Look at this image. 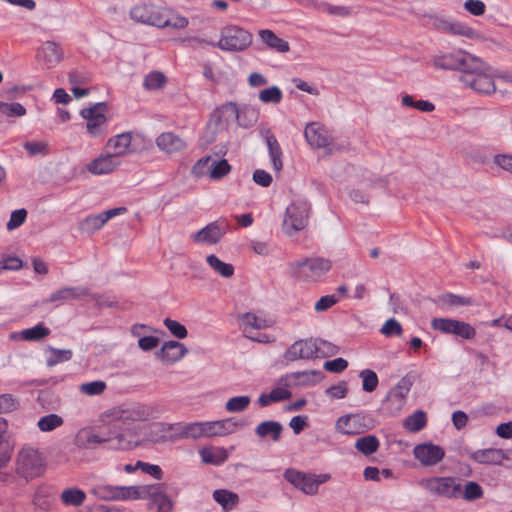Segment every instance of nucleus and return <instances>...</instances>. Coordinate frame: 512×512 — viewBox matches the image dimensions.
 <instances>
[{"mask_svg": "<svg viewBox=\"0 0 512 512\" xmlns=\"http://www.w3.org/2000/svg\"><path fill=\"white\" fill-rule=\"evenodd\" d=\"M157 409L139 402L123 403L106 409L99 415V422L107 428L104 433H97L84 428L77 432L74 444L79 448L105 444L112 451H130L140 445L136 427L131 424L148 421L157 416Z\"/></svg>", "mask_w": 512, "mask_h": 512, "instance_id": "nucleus-1", "label": "nucleus"}, {"mask_svg": "<svg viewBox=\"0 0 512 512\" xmlns=\"http://www.w3.org/2000/svg\"><path fill=\"white\" fill-rule=\"evenodd\" d=\"M14 469L18 477L31 481L44 475L46 458L38 448L26 444L16 453Z\"/></svg>", "mask_w": 512, "mask_h": 512, "instance_id": "nucleus-2", "label": "nucleus"}, {"mask_svg": "<svg viewBox=\"0 0 512 512\" xmlns=\"http://www.w3.org/2000/svg\"><path fill=\"white\" fill-rule=\"evenodd\" d=\"M332 268V261L320 256H312L292 262L289 265L291 275L305 283L320 281Z\"/></svg>", "mask_w": 512, "mask_h": 512, "instance_id": "nucleus-3", "label": "nucleus"}, {"mask_svg": "<svg viewBox=\"0 0 512 512\" xmlns=\"http://www.w3.org/2000/svg\"><path fill=\"white\" fill-rule=\"evenodd\" d=\"M175 431L176 437L187 439H200L205 438L204 421L192 422L188 424L180 423H163L156 422L150 426V440L154 443H161L167 441L170 437L168 433Z\"/></svg>", "mask_w": 512, "mask_h": 512, "instance_id": "nucleus-4", "label": "nucleus"}, {"mask_svg": "<svg viewBox=\"0 0 512 512\" xmlns=\"http://www.w3.org/2000/svg\"><path fill=\"white\" fill-rule=\"evenodd\" d=\"M252 40L253 36L249 31L237 25H227L220 30L217 42L200 39L198 42L218 47L222 51L241 52L250 47Z\"/></svg>", "mask_w": 512, "mask_h": 512, "instance_id": "nucleus-5", "label": "nucleus"}, {"mask_svg": "<svg viewBox=\"0 0 512 512\" xmlns=\"http://www.w3.org/2000/svg\"><path fill=\"white\" fill-rule=\"evenodd\" d=\"M311 206L307 201L298 200L292 202L285 210L282 231L288 237L304 231L309 222Z\"/></svg>", "mask_w": 512, "mask_h": 512, "instance_id": "nucleus-6", "label": "nucleus"}, {"mask_svg": "<svg viewBox=\"0 0 512 512\" xmlns=\"http://www.w3.org/2000/svg\"><path fill=\"white\" fill-rule=\"evenodd\" d=\"M146 488L137 486H113L109 484H98L93 487L92 493L95 497L105 501H126L137 500L146 496Z\"/></svg>", "mask_w": 512, "mask_h": 512, "instance_id": "nucleus-7", "label": "nucleus"}, {"mask_svg": "<svg viewBox=\"0 0 512 512\" xmlns=\"http://www.w3.org/2000/svg\"><path fill=\"white\" fill-rule=\"evenodd\" d=\"M107 105L103 102L83 108L80 115L86 120V129L93 138L104 137L107 133Z\"/></svg>", "mask_w": 512, "mask_h": 512, "instance_id": "nucleus-8", "label": "nucleus"}, {"mask_svg": "<svg viewBox=\"0 0 512 512\" xmlns=\"http://www.w3.org/2000/svg\"><path fill=\"white\" fill-rule=\"evenodd\" d=\"M421 486L430 494L438 497L453 499L461 494L460 482L450 476L425 478L421 481Z\"/></svg>", "mask_w": 512, "mask_h": 512, "instance_id": "nucleus-9", "label": "nucleus"}, {"mask_svg": "<svg viewBox=\"0 0 512 512\" xmlns=\"http://www.w3.org/2000/svg\"><path fill=\"white\" fill-rule=\"evenodd\" d=\"M166 7L152 3H141L133 6L130 10V17L139 23L161 28Z\"/></svg>", "mask_w": 512, "mask_h": 512, "instance_id": "nucleus-10", "label": "nucleus"}, {"mask_svg": "<svg viewBox=\"0 0 512 512\" xmlns=\"http://www.w3.org/2000/svg\"><path fill=\"white\" fill-rule=\"evenodd\" d=\"M219 118H224L226 121L236 119L239 126L244 128L252 127L259 117V112L252 107H244L238 109L235 103H226L222 105L215 112Z\"/></svg>", "mask_w": 512, "mask_h": 512, "instance_id": "nucleus-11", "label": "nucleus"}, {"mask_svg": "<svg viewBox=\"0 0 512 512\" xmlns=\"http://www.w3.org/2000/svg\"><path fill=\"white\" fill-rule=\"evenodd\" d=\"M192 171L197 177L208 175L212 180H219L229 174L231 166L225 159L216 160L206 156L196 162Z\"/></svg>", "mask_w": 512, "mask_h": 512, "instance_id": "nucleus-12", "label": "nucleus"}, {"mask_svg": "<svg viewBox=\"0 0 512 512\" xmlns=\"http://www.w3.org/2000/svg\"><path fill=\"white\" fill-rule=\"evenodd\" d=\"M228 229V222L225 219H219L192 233L190 239L196 244L215 245L221 241Z\"/></svg>", "mask_w": 512, "mask_h": 512, "instance_id": "nucleus-13", "label": "nucleus"}, {"mask_svg": "<svg viewBox=\"0 0 512 512\" xmlns=\"http://www.w3.org/2000/svg\"><path fill=\"white\" fill-rule=\"evenodd\" d=\"M412 381L408 377H403L399 382L388 392L384 400V409L390 415L398 414L406 403V397L411 389Z\"/></svg>", "mask_w": 512, "mask_h": 512, "instance_id": "nucleus-14", "label": "nucleus"}, {"mask_svg": "<svg viewBox=\"0 0 512 512\" xmlns=\"http://www.w3.org/2000/svg\"><path fill=\"white\" fill-rule=\"evenodd\" d=\"M434 330L446 334H453L466 340L476 336V330L469 323L451 318H434L431 321Z\"/></svg>", "mask_w": 512, "mask_h": 512, "instance_id": "nucleus-15", "label": "nucleus"}, {"mask_svg": "<svg viewBox=\"0 0 512 512\" xmlns=\"http://www.w3.org/2000/svg\"><path fill=\"white\" fill-rule=\"evenodd\" d=\"M367 420V417L361 413L347 414L336 420L335 430L343 435H359L372 428Z\"/></svg>", "mask_w": 512, "mask_h": 512, "instance_id": "nucleus-16", "label": "nucleus"}, {"mask_svg": "<svg viewBox=\"0 0 512 512\" xmlns=\"http://www.w3.org/2000/svg\"><path fill=\"white\" fill-rule=\"evenodd\" d=\"M125 207H116L99 214L89 215L79 223V230L86 234H93L100 230L110 219L126 213Z\"/></svg>", "mask_w": 512, "mask_h": 512, "instance_id": "nucleus-17", "label": "nucleus"}, {"mask_svg": "<svg viewBox=\"0 0 512 512\" xmlns=\"http://www.w3.org/2000/svg\"><path fill=\"white\" fill-rule=\"evenodd\" d=\"M36 58L44 68L52 69L63 60L64 50L55 41H44L37 49Z\"/></svg>", "mask_w": 512, "mask_h": 512, "instance_id": "nucleus-18", "label": "nucleus"}, {"mask_svg": "<svg viewBox=\"0 0 512 512\" xmlns=\"http://www.w3.org/2000/svg\"><path fill=\"white\" fill-rule=\"evenodd\" d=\"M308 144L313 148H325L329 154L339 150L330 142V138L325 127L319 123H309L304 131Z\"/></svg>", "mask_w": 512, "mask_h": 512, "instance_id": "nucleus-19", "label": "nucleus"}, {"mask_svg": "<svg viewBox=\"0 0 512 512\" xmlns=\"http://www.w3.org/2000/svg\"><path fill=\"white\" fill-rule=\"evenodd\" d=\"M155 144L162 153L169 156L184 152L188 146L183 137L171 131L159 134L155 139Z\"/></svg>", "mask_w": 512, "mask_h": 512, "instance_id": "nucleus-20", "label": "nucleus"}, {"mask_svg": "<svg viewBox=\"0 0 512 512\" xmlns=\"http://www.w3.org/2000/svg\"><path fill=\"white\" fill-rule=\"evenodd\" d=\"M133 133L123 132L108 139L105 149L117 159L131 155L135 152L132 146Z\"/></svg>", "mask_w": 512, "mask_h": 512, "instance_id": "nucleus-21", "label": "nucleus"}, {"mask_svg": "<svg viewBox=\"0 0 512 512\" xmlns=\"http://www.w3.org/2000/svg\"><path fill=\"white\" fill-rule=\"evenodd\" d=\"M121 166L120 159L115 158L107 151L86 164V170L96 176L108 175Z\"/></svg>", "mask_w": 512, "mask_h": 512, "instance_id": "nucleus-22", "label": "nucleus"}, {"mask_svg": "<svg viewBox=\"0 0 512 512\" xmlns=\"http://www.w3.org/2000/svg\"><path fill=\"white\" fill-rule=\"evenodd\" d=\"M414 457L424 466H434L445 456L444 449L432 443L418 444L413 449Z\"/></svg>", "mask_w": 512, "mask_h": 512, "instance_id": "nucleus-23", "label": "nucleus"}, {"mask_svg": "<svg viewBox=\"0 0 512 512\" xmlns=\"http://www.w3.org/2000/svg\"><path fill=\"white\" fill-rule=\"evenodd\" d=\"M286 360H308L316 358L315 339H300L295 341L285 352Z\"/></svg>", "mask_w": 512, "mask_h": 512, "instance_id": "nucleus-24", "label": "nucleus"}, {"mask_svg": "<svg viewBox=\"0 0 512 512\" xmlns=\"http://www.w3.org/2000/svg\"><path fill=\"white\" fill-rule=\"evenodd\" d=\"M464 84L477 93L491 94L496 90L494 80L491 75L490 67L486 64V69L477 72L471 78L469 75L465 77Z\"/></svg>", "mask_w": 512, "mask_h": 512, "instance_id": "nucleus-25", "label": "nucleus"}, {"mask_svg": "<svg viewBox=\"0 0 512 512\" xmlns=\"http://www.w3.org/2000/svg\"><path fill=\"white\" fill-rule=\"evenodd\" d=\"M284 478L295 488L299 489L307 495H315V482L313 481V474L304 473L295 469H286Z\"/></svg>", "mask_w": 512, "mask_h": 512, "instance_id": "nucleus-26", "label": "nucleus"}, {"mask_svg": "<svg viewBox=\"0 0 512 512\" xmlns=\"http://www.w3.org/2000/svg\"><path fill=\"white\" fill-rule=\"evenodd\" d=\"M187 352L188 350L183 343L168 341L162 345L155 355L164 364L169 365L180 361Z\"/></svg>", "mask_w": 512, "mask_h": 512, "instance_id": "nucleus-27", "label": "nucleus"}, {"mask_svg": "<svg viewBox=\"0 0 512 512\" xmlns=\"http://www.w3.org/2000/svg\"><path fill=\"white\" fill-rule=\"evenodd\" d=\"M324 378V374L320 370H305L292 372L286 375L288 385L293 386H314Z\"/></svg>", "mask_w": 512, "mask_h": 512, "instance_id": "nucleus-28", "label": "nucleus"}, {"mask_svg": "<svg viewBox=\"0 0 512 512\" xmlns=\"http://www.w3.org/2000/svg\"><path fill=\"white\" fill-rule=\"evenodd\" d=\"M460 61L457 70L461 72L460 81L463 83L466 76L469 75L472 78L477 72H482L483 69H486V63L482 59L466 51H464Z\"/></svg>", "mask_w": 512, "mask_h": 512, "instance_id": "nucleus-29", "label": "nucleus"}, {"mask_svg": "<svg viewBox=\"0 0 512 512\" xmlns=\"http://www.w3.org/2000/svg\"><path fill=\"white\" fill-rule=\"evenodd\" d=\"M137 488H146V496L139 499L150 498L158 507V512H170L172 509V501L165 494L159 485H139Z\"/></svg>", "mask_w": 512, "mask_h": 512, "instance_id": "nucleus-30", "label": "nucleus"}, {"mask_svg": "<svg viewBox=\"0 0 512 512\" xmlns=\"http://www.w3.org/2000/svg\"><path fill=\"white\" fill-rule=\"evenodd\" d=\"M7 421L0 417V481L6 480L7 473L2 472V469L10 462L12 454V446L6 438Z\"/></svg>", "mask_w": 512, "mask_h": 512, "instance_id": "nucleus-31", "label": "nucleus"}, {"mask_svg": "<svg viewBox=\"0 0 512 512\" xmlns=\"http://www.w3.org/2000/svg\"><path fill=\"white\" fill-rule=\"evenodd\" d=\"M464 50H455L449 53L435 55L431 62L434 68L442 70H457Z\"/></svg>", "mask_w": 512, "mask_h": 512, "instance_id": "nucleus-32", "label": "nucleus"}, {"mask_svg": "<svg viewBox=\"0 0 512 512\" xmlns=\"http://www.w3.org/2000/svg\"><path fill=\"white\" fill-rule=\"evenodd\" d=\"M88 294V289L84 287H64L52 293L47 301L60 305L67 301L80 299Z\"/></svg>", "mask_w": 512, "mask_h": 512, "instance_id": "nucleus-33", "label": "nucleus"}, {"mask_svg": "<svg viewBox=\"0 0 512 512\" xmlns=\"http://www.w3.org/2000/svg\"><path fill=\"white\" fill-rule=\"evenodd\" d=\"M259 39L265 46L278 53H287L290 50L289 43L278 37L272 30L270 29H261L258 31Z\"/></svg>", "mask_w": 512, "mask_h": 512, "instance_id": "nucleus-34", "label": "nucleus"}, {"mask_svg": "<svg viewBox=\"0 0 512 512\" xmlns=\"http://www.w3.org/2000/svg\"><path fill=\"white\" fill-rule=\"evenodd\" d=\"M471 458L480 464L500 465L506 456L501 449L489 448L473 452Z\"/></svg>", "mask_w": 512, "mask_h": 512, "instance_id": "nucleus-35", "label": "nucleus"}, {"mask_svg": "<svg viewBox=\"0 0 512 512\" xmlns=\"http://www.w3.org/2000/svg\"><path fill=\"white\" fill-rule=\"evenodd\" d=\"M86 498L85 491L76 486L67 487L60 494L62 504L67 507H80Z\"/></svg>", "mask_w": 512, "mask_h": 512, "instance_id": "nucleus-36", "label": "nucleus"}, {"mask_svg": "<svg viewBox=\"0 0 512 512\" xmlns=\"http://www.w3.org/2000/svg\"><path fill=\"white\" fill-rule=\"evenodd\" d=\"M202 461L205 464H212L215 466L221 465L228 459V451L224 447H207L199 452Z\"/></svg>", "mask_w": 512, "mask_h": 512, "instance_id": "nucleus-37", "label": "nucleus"}, {"mask_svg": "<svg viewBox=\"0 0 512 512\" xmlns=\"http://www.w3.org/2000/svg\"><path fill=\"white\" fill-rule=\"evenodd\" d=\"M446 34L460 36L470 40L481 39V35L475 29H473L467 23L453 18L449 24V28Z\"/></svg>", "mask_w": 512, "mask_h": 512, "instance_id": "nucleus-38", "label": "nucleus"}, {"mask_svg": "<svg viewBox=\"0 0 512 512\" xmlns=\"http://www.w3.org/2000/svg\"><path fill=\"white\" fill-rule=\"evenodd\" d=\"M241 327L245 333L251 330H262L271 326L272 322L264 317L248 312L241 316Z\"/></svg>", "mask_w": 512, "mask_h": 512, "instance_id": "nucleus-39", "label": "nucleus"}, {"mask_svg": "<svg viewBox=\"0 0 512 512\" xmlns=\"http://www.w3.org/2000/svg\"><path fill=\"white\" fill-rule=\"evenodd\" d=\"M282 425L277 421H263L255 429L260 438L270 437L273 441H278L281 437Z\"/></svg>", "mask_w": 512, "mask_h": 512, "instance_id": "nucleus-40", "label": "nucleus"}, {"mask_svg": "<svg viewBox=\"0 0 512 512\" xmlns=\"http://www.w3.org/2000/svg\"><path fill=\"white\" fill-rule=\"evenodd\" d=\"M206 262L209 267L223 278H231L234 275V266L230 263L223 262L215 254H210L206 257Z\"/></svg>", "mask_w": 512, "mask_h": 512, "instance_id": "nucleus-41", "label": "nucleus"}, {"mask_svg": "<svg viewBox=\"0 0 512 512\" xmlns=\"http://www.w3.org/2000/svg\"><path fill=\"white\" fill-rule=\"evenodd\" d=\"M163 17V22L161 25L162 28H172V29H184L189 25L188 18L180 15L175 10L166 7V13Z\"/></svg>", "mask_w": 512, "mask_h": 512, "instance_id": "nucleus-42", "label": "nucleus"}, {"mask_svg": "<svg viewBox=\"0 0 512 512\" xmlns=\"http://www.w3.org/2000/svg\"><path fill=\"white\" fill-rule=\"evenodd\" d=\"M213 499L222 506L225 511L232 510L239 502V496L225 489L215 490Z\"/></svg>", "mask_w": 512, "mask_h": 512, "instance_id": "nucleus-43", "label": "nucleus"}, {"mask_svg": "<svg viewBox=\"0 0 512 512\" xmlns=\"http://www.w3.org/2000/svg\"><path fill=\"white\" fill-rule=\"evenodd\" d=\"M266 143L269 151V156L271 159V163L273 166V169L275 171H280L283 167L282 164V150L280 148V145L274 135H269L266 138Z\"/></svg>", "mask_w": 512, "mask_h": 512, "instance_id": "nucleus-44", "label": "nucleus"}, {"mask_svg": "<svg viewBox=\"0 0 512 512\" xmlns=\"http://www.w3.org/2000/svg\"><path fill=\"white\" fill-rule=\"evenodd\" d=\"M426 424V413L422 410H417L404 420L403 426L409 432L417 433L421 431L426 426Z\"/></svg>", "mask_w": 512, "mask_h": 512, "instance_id": "nucleus-45", "label": "nucleus"}, {"mask_svg": "<svg viewBox=\"0 0 512 512\" xmlns=\"http://www.w3.org/2000/svg\"><path fill=\"white\" fill-rule=\"evenodd\" d=\"M380 446L378 438L374 435H366L360 437L355 442V448L363 455H371L375 453Z\"/></svg>", "mask_w": 512, "mask_h": 512, "instance_id": "nucleus-46", "label": "nucleus"}, {"mask_svg": "<svg viewBox=\"0 0 512 512\" xmlns=\"http://www.w3.org/2000/svg\"><path fill=\"white\" fill-rule=\"evenodd\" d=\"M166 82V76L162 72L153 71L145 76L143 87L148 91L160 90L164 88Z\"/></svg>", "mask_w": 512, "mask_h": 512, "instance_id": "nucleus-47", "label": "nucleus"}, {"mask_svg": "<svg viewBox=\"0 0 512 512\" xmlns=\"http://www.w3.org/2000/svg\"><path fill=\"white\" fill-rule=\"evenodd\" d=\"M219 436H227L236 433L244 427V422L230 417L218 420Z\"/></svg>", "mask_w": 512, "mask_h": 512, "instance_id": "nucleus-48", "label": "nucleus"}, {"mask_svg": "<svg viewBox=\"0 0 512 512\" xmlns=\"http://www.w3.org/2000/svg\"><path fill=\"white\" fill-rule=\"evenodd\" d=\"M21 338L25 341H39L50 334V329L39 323L32 328L21 331Z\"/></svg>", "mask_w": 512, "mask_h": 512, "instance_id": "nucleus-49", "label": "nucleus"}, {"mask_svg": "<svg viewBox=\"0 0 512 512\" xmlns=\"http://www.w3.org/2000/svg\"><path fill=\"white\" fill-rule=\"evenodd\" d=\"M63 418L58 414H48L41 417L37 422V427L42 432H50L63 424Z\"/></svg>", "mask_w": 512, "mask_h": 512, "instance_id": "nucleus-50", "label": "nucleus"}, {"mask_svg": "<svg viewBox=\"0 0 512 512\" xmlns=\"http://www.w3.org/2000/svg\"><path fill=\"white\" fill-rule=\"evenodd\" d=\"M251 403V398L247 395L235 396L225 403V409L229 413H240L245 411Z\"/></svg>", "mask_w": 512, "mask_h": 512, "instance_id": "nucleus-51", "label": "nucleus"}, {"mask_svg": "<svg viewBox=\"0 0 512 512\" xmlns=\"http://www.w3.org/2000/svg\"><path fill=\"white\" fill-rule=\"evenodd\" d=\"M359 377L362 380V389L365 392L371 393L376 390L379 384V379L373 370L364 369L359 373Z\"/></svg>", "mask_w": 512, "mask_h": 512, "instance_id": "nucleus-52", "label": "nucleus"}, {"mask_svg": "<svg viewBox=\"0 0 512 512\" xmlns=\"http://www.w3.org/2000/svg\"><path fill=\"white\" fill-rule=\"evenodd\" d=\"M23 147L30 156H46L50 152L47 141H27L23 144Z\"/></svg>", "mask_w": 512, "mask_h": 512, "instance_id": "nucleus-53", "label": "nucleus"}, {"mask_svg": "<svg viewBox=\"0 0 512 512\" xmlns=\"http://www.w3.org/2000/svg\"><path fill=\"white\" fill-rule=\"evenodd\" d=\"M462 492V497L466 501H475L483 497V488L475 481H468Z\"/></svg>", "mask_w": 512, "mask_h": 512, "instance_id": "nucleus-54", "label": "nucleus"}, {"mask_svg": "<svg viewBox=\"0 0 512 512\" xmlns=\"http://www.w3.org/2000/svg\"><path fill=\"white\" fill-rule=\"evenodd\" d=\"M106 388H107V385L104 381L96 380V381H92V382L82 383L79 386V391L82 394H85L87 396H97V395H101L102 393H104Z\"/></svg>", "mask_w": 512, "mask_h": 512, "instance_id": "nucleus-55", "label": "nucleus"}, {"mask_svg": "<svg viewBox=\"0 0 512 512\" xmlns=\"http://www.w3.org/2000/svg\"><path fill=\"white\" fill-rule=\"evenodd\" d=\"M283 97L282 91L278 86H271L266 88L259 93V100L263 103L278 104L281 102Z\"/></svg>", "mask_w": 512, "mask_h": 512, "instance_id": "nucleus-56", "label": "nucleus"}, {"mask_svg": "<svg viewBox=\"0 0 512 512\" xmlns=\"http://www.w3.org/2000/svg\"><path fill=\"white\" fill-rule=\"evenodd\" d=\"M51 355L47 358V366L53 367L58 363L69 361L72 358V351L69 349H55L50 347Z\"/></svg>", "mask_w": 512, "mask_h": 512, "instance_id": "nucleus-57", "label": "nucleus"}, {"mask_svg": "<svg viewBox=\"0 0 512 512\" xmlns=\"http://www.w3.org/2000/svg\"><path fill=\"white\" fill-rule=\"evenodd\" d=\"M316 358H326L338 353V347L328 341L315 339Z\"/></svg>", "mask_w": 512, "mask_h": 512, "instance_id": "nucleus-58", "label": "nucleus"}, {"mask_svg": "<svg viewBox=\"0 0 512 512\" xmlns=\"http://www.w3.org/2000/svg\"><path fill=\"white\" fill-rule=\"evenodd\" d=\"M27 218V211L24 208L14 210L11 215L10 219L6 224V228L8 231H13L17 228H19Z\"/></svg>", "mask_w": 512, "mask_h": 512, "instance_id": "nucleus-59", "label": "nucleus"}, {"mask_svg": "<svg viewBox=\"0 0 512 512\" xmlns=\"http://www.w3.org/2000/svg\"><path fill=\"white\" fill-rule=\"evenodd\" d=\"M165 327L170 331L178 339H184L187 337V329L184 325L176 320H172L170 318H166L164 320Z\"/></svg>", "mask_w": 512, "mask_h": 512, "instance_id": "nucleus-60", "label": "nucleus"}, {"mask_svg": "<svg viewBox=\"0 0 512 512\" xmlns=\"http://www.w3.org/2000/svg\"><path fill=\"white\" fill-rule=\"evenodd\" d=\"M463 7L473 16H482L486 12V5L481 0H466Z\"/></svg>", "mask_w": 512, "mask_h": 512, "instance_id": "nucleus-61", "label": "nucleus"}, {"mask_svg": "<svg viewBox=\"0 0 512 512\" xmlns=\"http://www.w3.org/2000/svg\"><path fill=\"white\" fill-rule=\"evenodd\" d=\"M381 333L385 336L401 335L402 326L394 318L388 319L381 328Z\"/></svg>", "mask_w": 512, "mask_h": 512, "instance_id": "nucleus-62", "label": "nucleus"}, {"mask_svg": "<svg viewBox=\"0 0 512 512\" xmlns=\"http://www.w3.org/2000/svg\"><path fill=\"white\" fill-rule=\"evenodd\" d=\"M347 392V383L344 381L339 382L338 384L333 385L326 390L327 396H329L332 399H343L346 397Z\"/></svg>", "mask_w": 512, "mask_h": 512, "instance_id": "nucleus-63", "label": "nucleus"}, {"mask_svg": "<svg viewBox=\"0 0 512 512\" xmlns=\"http://www.w3.org/2000/svg\"><path fill=\"white\" fill-rule=\"evenodd\" d=\"M3 115L9 116V117H21L26 114V109L23 105L20 103L14 102V103H5L4 108L2 111Z\"/></svg>", "mask_w": 512, "mask_h": 512, "instance_id": "nucleus-64", "label": "nucleus"}]
</instances>
